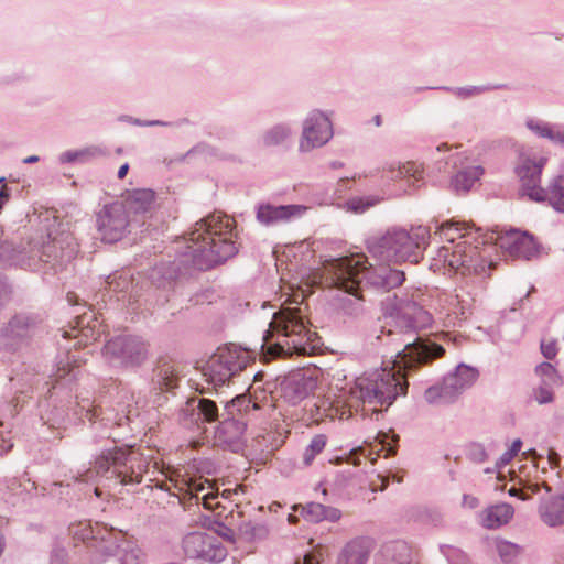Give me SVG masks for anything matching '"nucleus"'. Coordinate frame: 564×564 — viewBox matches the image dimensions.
Here are the masks:
<instances>
[{
    "label": "nucleus",
    "instance_id": "1",
    "mask_svg": "<svg viewBox=\"0 0 564 564\" xmlns=\"http://www.w3.org/2000/svg\"><path fill=\"white\" fill-rule=\"evenodd\" d=\"M383 337L389 340L387 344L393 346L395 352L392 367L381 368L362 377L357 378L355 386L350 389V398L344 400L341 397L334 400V404L328 400H321L314 403L317 412L326 416H339L345 414L340 410L345 405L356 408L359 403L364 404L366 415L380 414L387 410L398 397L405 395L408 392V372L420 366L426 365L432 360L440 358L444 354L441 345L416 337L411 340L412 334L399 333L389 329L387 333L382 330V335H378L377 339L383 341Z\"/></svg>",
    "mask_w": 564,
    "mask_h": 564
},
{
    "label": "nucleus",
    "instance_id": "2",
    "mask_svg": "<svg viewBox=\"0 0 564 564\" xmlns=\"http://www.w3.org/2000/svg\"><path fill=\"white\" fill-rule=\"evenodd\" d=\"M234 220L226 215L210 214L195 224V229L183 238L173 261H162L150 272L158 288H166L178 276L192 270H209L234 257L238 249L234 241Z\"/></svg>",
    "mask_w": 564,
    "mask_h": 564
},
{
    "label": "nucleus",
    "instance_id": "3",
    "mask_svg": "<svg viewBox=\"0 0 564 564\" xmlns=\"http://www.w3.org/2000/svg\"><path fill=\"white\" fill-rule=\"evenodd\" d=\"M223 412L216 401L193 397L188 399L181 410L184 420L191 424L217 423L214 431V442L224 449L234 453L241 451L246 443L248 423L260 410L258 403L252 402L247 394H239L229 401H220Z\"/></svg>",
    "mask_w": 564,
    "mask_h": 564
},
{
    "label": "nucleus",
    "instance_id": "4",
    "mask_svg": "<svg viewBox=\"0 0 564 564\" xmlns=\"http://www.w3.org/2000/svg\"><path fill=\"white\" fill-rule=\"evenodd\" d=\"M45 224L31 235L25 243L14 247L0 231V264H14L36 270L41 263L63 269L78 252V243L70 231L59 230L55 217L46 216Z\"/></svg>",
    "mask_w": 564,
    "mask_h": 564
},
{
    "label": "nucleus",
    "instance_id": "5",
    "mask_svg": "<svg viewBox=\"0 0 564 564\" xmlns=\"http://www.w3.org/2000/svg\"><path fill=\"white\" fill-rule=\"evenodd\" d=\"M429 238L427 227L419 226L411 230L392 227L380 236L370 237L367 240V249L372 257L381 261L417 263Z\"/></svg>",
    "mask_w": 564,
    "mask_h": 564
},
{
    "label": "nucleus",
    "instance_id": "6",
    "mask_svg": "<svg viewBox=\"0 0 564 564\" xmlns=\"http://www.w3.org/2000/svg\"><path fill=\"white\" fill-rule=\"evenodd\" d=\"M148 466V458L138 451L115 446L102 451L95 460L94 469L78 474L75 480L87 482L95 476H101L120 485H135L142 481Z\"/></svg>",
    "mask_w": 564,
    "mask_h": 564
},
{
    "label": "nucleus",
    "instance_id": "7",
    "mask_svg": "<svg viewBox=\"0 0 564 564\" xmlns=\"http://www.w3.org/2000/svg\"><path fill=\"white\" fill-rule=\"evenodd\" d=\"M270 328L278 334L276 343L269 347L273 357L305 356L314 348L315 333L306 327L299 307H283L274 313Z\"/></svg>",
    "mask_w": 564,
    "mask_h": 564
},
{
    "label": "nucleus",
    "instance_id": "8",
    "mask_svg": "<svg viewBox=\"0 0 564 564\" xmlns=\"http://www.w3.org/2000/svg\"><path fill=\"white\" fill-rule=\"evenodd\" d=\"M358 261L346 259H332L325 265L327 282L345 291L340 299V308L348 316H358L362 313V296L359 292L362 285L356 280Z\"/></svg>",
    "mask_w": 564,
    "mask_h": 564
},
{
    "label": "nucleus",
    "instance_id": "9",
    "mask_svg": "<svg viewBox=\"0 0 564 564\" xmlns=\"http://www.w3.org/2000/svg\"><path fill=\"white\" fill-rule=\"evenodd\" d=\"M250 357L246 349L229 344L219 347L208 359L203 368L206 381L214 387H220L242 371L249 364Z\"/></svg>",
    "mask_w": 564,
    "mask_h": 564
},
{
    "label": "nucleus",
    "instance_id": "10",
    "mask_svg": "<svg viewBox=\"0 0 564 564\" xmlns=\"http://www.w3.org/2000/svg\"><path fill=\"white\" fill-rule=\"evenodd\" d=\"M478 377L479 371L476 368L459 364L440 384L427 388L424 399L430 404L454 403L464 391L474 386Z\"/></svg>",
    "mask_w": 564,
    "mask_h": 564
},
{
    "label": "nucleus",
    "instance_id": "11",
    "mask_svg": "<svg viewBox=\"0 0 564 564\" xmlns=\"http://www.w3.org/2000/svg\"><path fill=\"white\" fill-rule=\"evenodd\" d=\"M106 360L115 367H139L149 356V345L137 335H118L102 349Z\"/></svg>",
    "mask_w": 564,
    "mask_h": 564
},
{
    "label": "nucleus",
    "instance_id": "12",
    "mask_svg": "<svg viewBox=\"0 0 564 564\" xmlns=\"http://www.w3.org/2000/svg\"><path fill=\"white\" fill-rule=\"evenodd\" d=\"M437 257L453 270L462 274H484L491 264H487L480 253L478 245H471L467 239L458 241L455 246H442Z\"/></svg>",
    "mask_w": 564,
    "mask_h": 564
},
{
    "label": "nucleus",
    "instance_id": "13",
    "mask_svg": "<svg viewBox=\"0 0 564 564\" xmlns=\"http://www.w3.org/2000/svg\"><path fill=\"white\" fill-rule=\"evenodd\" d=\"M41 319L32 313H17L0 328V349L15 352L40 332Z\"/></svg>",
    "mask_w": 564,
    "mask_h": 564
},
{
    "label": "nucleus",
    "instance_id": "14",
    "mask_svg": "<svg viewBox=\"0 0 564 564\" xmlns=\"http://www.w3.org/2000/svg\"><path fill=\"white\" fill-rule=\"evenodd\" d=\"M346 260L358 261L357 274L358 282L361 285H369L376 290L388 292L394 288L400 286L405 280V274L401 270L392 269L387 264L380 265H366L367 261L359 256L345 257Z\"/></svg>",
    "mask_w": 564,
    "mask_h": 564
},
{
    "label": "nucleus",
    "instance_id": "15",
    "mask_svg": "<svg viewBox=\"0 0 564 564\" xmlns=\"http://www.w3.org/2000/svg\"><path fill=\"white\" fill-rule=\"evenodd\" d=\"M143 552L132 541L113 534L91 556V564H142Z\"/></svg>",
    "mask_w": 564,
    "mask_h": 564
},
{
    "label": "nucleus",
    "instance_id": "16",
    "mask_svg": "<svg viewBox=\"0 0 564 564\" xmlns=\"http://www.w3.org/2000/svg\"><path fill=\"white\" fill-rule=\"evenodd\" d=\"M181 547L185 557L210 563L221 562L227 555L218 538L204 531L185 534L181 541Z\"/></svg>",
    "mask_w": 564,
    "mask_h": 564
},
{
    "label": "nucleus",
    "instance_id": "17",
    "mask_svg": "<svg viewBox=\"0 0 564 564\" xmlns=\"http://www.w3.org/2000/svg\"><path fill=\"white\" fill-rule=\"evenodd\" d=\"M96 225L102 241L113 243L121 240L130 226L126 206L120 202L105 205L97 214Z\"/></svg>",
    "mask_w": 564,
    "mask_h": 564
},
{
    "label": "nucleus",
    "instance_id": "18",
    "mask_svg": "<svg viewBox=\"0 0 564 564\" xmlns=\"http://www.w3.org/2000/svg\"><path fill=\"white\" fill-rule=\"evenodd\" d=\"M333 124L328 116L318 109H314L303 120L299 151L307 153L321 148L333 138Z\"/></svg>",
    "mask_w": 564,
    "mask_h": 564
},
{
    "label": "nucleus",
    "instance_id": "19",
    "mask_svg": "<svg viewBox=\"0 0 564 564\" xmlns=\"http://www.w3.org/2000/svg\"><path fill=\"white\" fill-rule=\"evenodd\" d=\"M546 162V156L520 154L516 173L521 182V194L530 200L541 198V175Z\"/></svg>",
    "mask_w": 564,
    "mask_h": 564
},
{
    "label": "nucleus",
    "instance_id": "20",
    "mask_svg": "<svg viewBox=\"0 0 564 564\" xmlns=\"http://www.w3.org/2000/svg\"><path fill=\"white\" fill-rule=\"evenodd\" d=\"M308 207L300 204L274 205L261 203L257 206L256 218L263 226H276L302 218Z\"/></svg>",
    "mask_w": 564,
    "mask_h": 564
},
{
    "label": "nucleus",
    "instance_id": "21",
    "mask_svg": "<svg viewBox=\"0 0 564 564\" xmlns=\"http://www.w3.org/2000/svg\"><path fill=\"white\" fill-rule=\"evenodd\" d=\"M497 245L514 258L529 260L538 253V246L533 237L528 232H520L516 229L498 236Z\"/></svg>",
    "mask_w": 564,
    "mask_h": 564
},
{
    "label": "nucleus",
    "instance_id": "22",
    "mask_svg": "<svg viewBox=\"0 0 564 564\" xmlns=\"http://www.w3.org/2000/svg\"><path fill=\"white\" fill-rule=\"evenodd\" d=\"M69 535L75 542H82L94 552H97L99 547L108 540L113 533L108 530L105 525L90 521H79L72 523L68 528Z\"/></svg>",
    "mask_w": 564,
    "mask_h": 564
},
{
    "label": "nucleus",
    "instance_id": "23",
    "mask_svg": "<svg viewBox=\"0 0 564 564\" xmlns=\"http://www.w3.org/2000/svg\"><path fill=\"white\" fill-rule=\"evenodd\" d=\"M180 380L178 365L166 358L159 359L152 371L151 389L159 394L177 387Z\"/></svg>",
    "mask_w": 564,
    "mask_h": 564
},
{
    "label": "nucleus",
    "instance_id": "24",
    "mask_svg": "<svg viewBox=\"0 0 564 564\" xmlns=\"http://www.w3.org/2000/svg\"><path fill=\"white\" fill-rule=\"evenodd\" d=\"M397 317L410 330L425 328L432 323V315L412 300H401L395 306Z\"/></svg>",
    "mask_w": 564,
    "mask_h": 564
},
{
    "label": "nucleus",
    "instance_id": "25",
    "mask_svg": "<svg viewBox=\"0 0 564 564\" xmlns=\"http://www.w3.org/2000/svg\"><path fill=\"white\" fill-rule=\"evenodd\" d=\"M474 300L466 293H457L447 297V314L445 324L447 326H456L462 321L467 319L471 314Z\"/></svg>",
    "mask_w": 564,
    "mask_h": 564
},
{
    "label": "nucleus",
    "instance_id": "26",
    "mask_svg": "<svg viewBox=\"0 0 564 564\" xmlns=\"http://www.w3.org/2000/svg\"><path fill=\"white\" fill-rule=\"evenodd\" d=\"M538 511L546 525L552 528L564 525V492L542 499Z\"/></svg>",
    "mask_w": 564,
    "mask_h": 564
},
{
    "label": "nucleus",
    "instance_id": "27",
    "mask_svg": "<svg viewBox=\"0 0 564 564\" xmlns=\"http://www.w3.org/2000/svg\"><path fill=\"white\" fill-rule=\"evenodd\" d=\"M292 509L300 512L301 516L310 522H321L324 520L336 522L341 518V511L337 508L324 506L318 502H308L305 506L294 505Z\"/></svg>",
    "mask_w": 564,
    "mask_h": 564
},
{
    "label": "nucleus",
    "instance_id": "28",
    "mask_svg": "<svg viewBox=\"0 0 564 564\" xmlns=\"http://www.w3.org/2000/svg\"><path fill=\"white\" fill-rule=\"evenodd\" d=\"M541 198L532 199V202L544 203L557 213H564V174L553 176L546 187H542Z\"/></svg>",
    "mask_w": 564,
    "mask_h": 564
},
{
    "label": "nucleus",
    "instance_id": "29",
    "mask_svg": "<svg viewBox=\"0 0 564 564\" xmlns=\"http://www.w3.org/2000/svg\"><path fill=\"white\" fill-rule=\"evenodd\" d=\"M155 203V193L149 188H139L130 192L122 203L127 212L135 215L150 213Z\"/></svg>",
    "mask_w": 564,
    "mask_h": 564
},
{
    "label": "nucleus",
    "instance_id": "30",
    "mask_svg": "<svg viewBox=\"0 0 564 564\" xmlns=\"http://www.w3.org/2000/svg\"><path fill=\"white\" fill-rule=\"evenodd\" d=\"M78 358L75 354H66L57 362L56 371L53 375V389L69 383L77 379L79 375V365H77Z\"/></svg>",
    "mask_w": 564,
    "mask_h": 564
},
{
    "label": "nucleus",
    "instance_id": "31",
    "mask_svg": "<svg viewBox=\"0 0 564 564\" xmlns=\"http://www.w3.org/2000/svg\"><path fill=\"white\" fill-rule=\"evenodd\" d=\"M525 126L539 138L549 139L551 142L564 148V126L551 124L539 119H528Z\"/></svg>",
    "mask_w": 564,
    "mask_h": 564
},
{
    "label": "nucleus",
    "instance_id": "32",
    "mask_svg": "<svg viewBox=\"0 0 564 564\" xmlns=\"http://www.w3.org/2000/svg\"><path fill=\"white\" fill-rule=\"evenodd\" d=\"M512 516L513 508L508 503H500L484 510L480 522L487 529H496L508 523Z\"/></svg>",
    "mask_w": 564,
    "mask_h": 564
},
{
    "label": "nucleus",
    "instance_id": "33",
    "mask_svg": "<svg viewBox=\"0 0 564 564\" xmlns=\"http://www.w3.org/2000/svg\"><path fill=\"white\" fill-rule=\"evenodd\" d=\"M105 290L117 295V300H123L126 293L132 292V275L129 271H116L105 281Z\"/></svg>",
    "mask_w": 564,
    "mask_h": 564
},
{
    "label": "nucleus",
    "instance_id": "34",
    "mask_svg": "<svg viewBox=\"0 0 564 564\" xmlns=\"http://www.w3.org/2000/svg\"><path fill=\"white\" fill-rule=\"evenodd\" d=\"M107 154L105 148L100 145H89L79 150H69L63 152L58 160L61 163H86L93 159Z\"/></svg>",
    "mask_w": 564,
    "mask_h": 564
},
{
    "label": "nucleus",
    "instance_id": "35",
    "mask_svg": "<svg viewBox=\"0 0 564 564\" xmlns=\"http://www.w3.org/2000/svg\"><path fill=\"white\" fill-rule=\"evenodd\" d=\"M205 489L206 487L204 484L191 486L188 495L183 498V503L187 502L189 506H192L194 503L199 505L202 502L205 509L214 510L219 506L218 495L214 491H207L203 494Z\"/></svg>",
    "mask_w": 564,
    "mask_h": 564
},
{
    "label": "nucleus",
    "instance_id": "36",
    "mask_svg": "<svg viewBox=\"0 0 564 564\" xmlns=\"http://www.w3.org/2000/svg\"><path fill=\"white\" fill-rule=\"evenodd\" d=\"M503 564H516L522 554V547L505 539L495 538L489 543Z\"/></svg>",
    "mask_w": 564,
    "mask_h": 564
},
{
    "label": "nucleus",
    "instance_id": "37",
    "mask_svg": "<svg viewBox=\"0 0 564 564\" xmlns=\"http://www.w3.org/2000/svg\"><path fill=\"white\" fill-rule=\"evenodd\" d=\"M484 170L481 166H469L456 173L451 185L456 193L468 192L475 182L480 177Z\"/></svg>",
    "mask_w": 564,
    "mask_h": 564
},
{
    "label": "nucleus",
    "instance_id": "38",
    "mask_svg": "<svg viewBox=\"0 0 564 564\" xmlns=\"http://www.w3.org/2000/svg\"><path fill=\"white\" fill-rule=\"evenodd\" d=\"M436 234L440 232L441 237L444 238L448 245L447 246H455L457 242L456 239H467L470 234L464 232L467 230V227L465 224L459 221H446L443 223L441 226H436Z\"/></svg>",
    "mask_w": 564,
    "mask_h": 564
},
{
    "label": "nucleus",
    "instance_id": "39",
    "mask_svg": "<svg viewBox=\"0 0 564 564\" xmlns=\"http://www.w3.org/2000/svg\"><path fill=\"white\" fill-rule=\"evenodd\" d=\"M292 135L291 126L288 123H278L269 128L262 135V142L265 147H278L283 144Z\"/></svg>",
    "mask_w": 564,
    "mask_h": 564
},
{
    "label": "nucleus",
    "instance_id": "40",
    "mask_svg": "<svg viewBox=\"0 0 564 564\" xmlns=\"http://www.w3.org/2000/svg\"><path fill=\"white\" fill-rule=\"evenodd\" d=\"M388 552L391 553L392 562L395 564H417L411 546L403 541L393 542L388 547Z\"/></svg>",
    "mask_w": 564,
    "mask_h": 564
},
{
    "label": "nucleus",
    "instance_id": "41",
    "mask_svg": "<svg viewBox=\"0 0 564 564\" xmlns=\"http://www.w3.org/2000/svg\"><path fill=\"white\" fill-rule=\"evenodd\" d=\"M380 200L381 198L376 195L355 196L346 202V207L349 212H352L355 214H362L367 212L369 208L379 204Z\"/></svg>",
    "mask_w": 564,
    "mask_h": 564
},
{
    "label": "nucleus",
    "instance_id": "42",
    "mask_svg": "<svg viewBox=\"0 0 564 564\" xmlns=\"http://www.w3.org/2000/svg\"><path fill=\"white\" fill-rule=\"evenodd\" d=\"M389 171L391 172V178H413L414 181H419L421 178V171L415 163L408 162L404 164H399L394 166L390 165Z\"/></svg>",
    "mask_w": 564,
    "mask_h": 564
},
{
    "label": "nucleus",
    "instance_id": "43",
    "mask_svg": "<svg viewBox=\"0 0 564 564\" xmlns=\"http://www.w3.org/2000/svg\"><path fill=\"white\" fill-rule=\"evenodd\" d=\"M239 531L247 540L264 539L269 529L264 523L246 521L239 525Z\"/></svg>",
    "mask_w": 564,
    "mask_h": 564
},
{
    "label": "nucleus",
    "instance_id": "44",
    "mask_svg": "<svg viewBox=\"0 0 564 564\" xmlns=\"http://www.w3.org/2000/svg\"><path fill=\"white\" fill-rule=\"evenodd\" d=\"M326 445V436L323 434L315 435L307 447L305 448L304 455H303V462L306 466L311 465L313 459L317 454H319Z\"/></svg>",
    "mask_w": 564,
    "mask_h": 564
},
{
    "label": "nucleus",
    "instance_id": "45",
    "mask_svg": "<svg viewBox=\"0 0 564 564\" xmlns=\"http://www.w3.org/2000/svg\"><path fill=\"white\" fill-rule=\"evenodd\" d=\"M500 86L491 87V86H467V87H443L442 89L448 90L458 98L466 99L474 96L481 95L488 90L494 88H499Z\"/></svg>",
    "mask_w": 564,
    "mask_h": 564
},
{
    "label": "nucleus",
    "instance_id": "46",
    "mask_svg": "<svg viewBox=\"0 0 564 564\" xmlns=\"http://www.w3.org/2000/svg\"><path fill=\"white\" fill-rule=\"evenodd\" d=\"M284 392L293 403L301 401L307 394L305 381L303 379L289 381L284 387Z\"/></svg>",
    "mask_w": 564,
    "mask_h": 564
},
{
    "label": "nucleus",
    "instance_id": "47",
    "mask_svg": "<svg viewBox=\"0 0 564 564\" xmlns=\"http://www.w3.org/2000/svg\"><path fill=\"white\" fill-rule=\"evenodd\" d=\"M90 319L91 318L89 316H87V314L77 316L76 317V326L74 328H78L82 336H84L86 338L91 337V338L96 339V336H95L96 324L90 325Z\"/></svg>",
    "mask_w": 564,
    "mask_h": 564
},
{
    "label": "nucleus",
    "instance_id": "48",
    "mask_svg": "<svg viewBox=\"0 0 564 564\" xmlns=\"http://www.w3.org/2000/svg\"><path fill=\"white\" fill-rule=\"evenodd\" d=\"M549 382L543 381V384L534 390V399L539 404H547L553 401V391L547 387Z\"/></svg>",
    "mask_w": 564,
    "mask_h": 564
},
{
    "label": "nucleus",
    "instance_id": "49",
    "mask_svg": "<svg viewBox=\"0 0 564 564\" xmlns=\"http://www.w3.org/2000/svg\"><path fill=\"white\" fill-rule=\"evenodd\" d=\"M468 457L475 463H484L488 459V454L482 444L474 443L468 448Z\"/></svg>",
    "mask_w": 564,
    "mask_h": 564
},
{
    "label": "nucleus",
    "instance_id": "50",
    "mask_svg": "<svg viewBox=\"0 0 564 564\" xmlns=\"http://www.w3.org/2000/svg\"><path fill=\"white\" fill-rule=\"evenodd\" d=\"M535 371L539 376L546 378V382H554L556 379V370L550 362H542L536 368Z\"/></svg>",
    "mask_w": 564,
    "mask_h": 564
},
{
    "label": "nucleus",
    "instance_id": "51",
    "mask_svg": "<svg viewBox=\"0 0 564 564\" xmlns=\"http://www.w3.org/2000/svg\"><path fill=\"white\" fill-rule=\"evenodd\" d=\"M541 352L546 359H553L556 354V340L550 339V340H542L541 341Z\"/></svg>",
    "mask_w": 564,
    "mask_h": 564
},
{
    "label": "nucleus",
    "instance_id": "52",
    "mask_svg": "<svg viewBox=\"0 0 564 564\" xmlns=\"http://www.w3.org/2000/svg\"><path fill=\"white\" fill-rule=\"evenodd\" d=\"M67 552L63 546H55L51 554V564H66Z\"/></svg>",
    "mask_w": 564,
    "mask_h": 564
},
{
    "label": "nucleus",
    "instance_id": "53",
    "mask_svg": "<svg viewBox=\"0 0 564 564\" xmlns=\"http://www.w3.org/2000/svg\"><path fill=\"white\" fill-rule=\"evenodd\" d=\"M67 414L63 410L62 412L56 410V414L54 411H51V415L47 419V423L53 427H59L66 421Z\"/></svg>",
    "mask_w": 564,
    "mask_h": 564
},
{
    "label": "nucleus",
    "instance_id": "54",
    "mask_svg": "<svg viewBox=\"0 0 564 564\" xmlns=\"http://www.w3.org/2000/svg\"><path fill=\"white\" fill-rule=\"evenodd\" d=\"M215 531L219 536H223L225 540H228L230 542L235 541V532L226 524L217 523V529Z\"/></svg>",
    "mask_w": 564,
    "mask_h": 564
},
{
    "label": "nucleus",
    "instance_id": "55",
    "mask_svg": "<svg viewBox=\"0 0 564 564\" xmlns=\"http://www.w3.org/2000/svg\"><path fill=\"white\" fill-rule=\"evenodd\" d=\"M12 447L13 443L11 438L0 432V456L7 454Z\"/></svg>",
    "mask_w": 564,
    "mask_h": 564
},
{
    "label": "nucleus",
    "instance_id": "56",
    "mask_svg": "<svg viewBox=\"0 0 564 564\" xmlns=\"http://www.w3.org/2000/svg\"><path fill=\"white\" fill-rule=\"evenodd\" d=\"M514 456L507 449L496 462V468H501L508 465Z\"/></svg>",
    "mask_w": 564,
    "mask_h": 564
},
{
    "label": "nucleus",
    "instance_id": "57",
    "mask_svg": "<svg viewBox=\"0 0 564 564\" xmlns=\"http://www.w3.org/2000/svg\"><path fill=\"white\" fill-rule=\"evenodd\" d=\"M478 505H479V501L476 497L470 496V495L463 496V506L464 507H467L469 509H475L476 507H478Z\"/></svg>",
    "mask_w": 564,
    "mask_h": 564
},
{
    "label": "nucleus",
    "instance_id": "58",
    "mask_svg": "<svg viewBox=\"0 0 564 564\" xmlns=\"http://www.w3.org/2000/svg\"><path fill=\"white\" fill-rule=\"evenodd\" d=\"M509 494H510V496L519 497L522 500H528L530 498V495L524 492V488L519 489V488L512 487V488H510Z\"/></svg>",
    "mask_w": 564,
    "mask_h": 564
},
{
    "label": "nucleus",
    "instance_id": "59",
    "mask_svg": "<svg viewBox=\"0 0 564 564\" xmlns=\"http://www.w3.org/2000/svg\"><path fill=\"white\" fill-rule=\"evenodd\" d=\"M547 459H549V464L552 467H557L560 464V455L556 452H554L553 449L549 451Z\"/></svg>",
    "mask_w": 564,
    "mask_h": 564
},
{
    "label": "nucleus",
    "instance_id": "60",
    "mask_svg": "<svg viewBox=\"0 0 564 564\" xmlns=\"http://www.w3.org/2000/svg\"><path fill=\"white\" fill-rule=\"evenodd\" d=\"M522 446V441L520 438H517L512 442L511 447L508 449L513 456H516Z\"/></svg>",
    "mask_w": 564,
    "mask_h": 564
},
{
    "label": "nucleus",
    "instance_id": "61",
    "mask_svg": "<svg viewBox=\"0 0 564 564\" xmlns=\"http://www.w3.org/2000/svg\"><path fill=\"white\" fill-rule=\"evenodd\" d=\"M85 416L89 420V421H96L98 417H99V411L98 409L94 408V409H87L86 412H85Z\"/></svg>",
    "mask_w": 564,
    "mask_h": 564
},
{
    "label": "nucleus",
    "instance_id": "62",
    "mask_svg": "<svg viewBox=\"0 0 564 564\" xmlns=\"http://www.w3.org/2000/svg\"><path fill=\"white\" fill-rule=\"evenodd\" d=\"M8 288L4 283L0 282V306L8 300Z\"/></svg>",
    "mask_w": 564,
    "mask_h": 564
},
{
    "label": "nucleus",
    "instance_id": "63",
    "mask_svg": "<svg viewBox=\"0 0 564 564\" xmlns=\"http://www.w3.org/2000/svg\"><path fill=\"white\" fill-rule=\"evenodd\" d=\"M129 171V164L128 163H124L123 165H121L118 170V177L120 180L124 178L127 173Z\"/></svg>",
    "mask_w": 564,
    "mask_h": 564
},
{
    "label": "nucleus",
    "instance_id": "64",
    "mask_svg": "<svg viewBox=\"0 0 564 564\" xmlns=\"http://www.w3.org/2000/svg\"><path fill=\"white\" fill-rule=\"evenodd\" d=\"M527 490H529L531 494H536L540 490V485L539 484H528L524 486V492H527Z\"/></svg>",
    "mask_w": 564,
    "mask_h": 564
}]
</instances>
